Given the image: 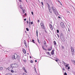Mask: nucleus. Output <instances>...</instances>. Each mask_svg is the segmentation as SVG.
Masks as SVG:
<instances>
[{
	"instance_id": "f257e3e1",
	"label": "nucleus",
	"mask_w": 75,
	"mask_h": 75,
	"mask_svg": "<svg viewBox=\"0 0 75 75\" xmlns=\"http://www.w3.org/2000/svg\"><path fill=\"white\" fill-rule=\"evenodd\" d=\"M12 58L13 59H20V56L19 55H18L16 53H15L14 55L12 56Z\"/></svg>"
},
{
	"instance_id": "f03ea898",
	"label": "nucleus",
	"mask_w": 75,
	"mask_h": 75,
	"mask_svg": "<svg viewBox=\"0 0 75 75\" xmlns=\"http://www.w3.org/2000/svg\"><path fill=\"white\" fill-rule=\"evenodd\" d=\"M10 67H12L13 68H18V65L17 64H11L10 65Z\"/></svg>"
},
{
	"instance_id": "7ed1b4c3",
	"label": "nucleus",
	"mask_w": 75,
	"mask_h": 75,
	"mask_svg": "<svg viewBox=\"0 0 75 75\" xmlns=\"http://www.w3.org/2000/svg\"><path fill=\"white\" fill-rule=\"evenodd\" d=\"M51 8L53 13H54L55 14H56V11L57 10H56V9L54 8L53 6L51 7Z\"/></svg>"
},
{
	"instance_id": "20e7f679",
	"label": "nucleus",
	"mask_w": 75,
	"mask_h": 75,
	"mask_svg": "<svg viewBox=\"0 0 75 75\" xmlns=\"http://www.w3.org/2000/svg\"><path fill=\"white\" fill-rule=\"evenodd\" d=\"M71 50L72 52V55H74L75 53L74 51V48L73 47H72L71 48Z\"/></svg>"
},
{
	"instance_id": "39448f33",
	"label": "nucleus",
	"mask_w": 75,
	"mask_h": 75,
	"mask_svg": "<svg viewBox=\"0 0 75 75\" xmlns=\"http://www.w3.org/2000/svg\"><path fill=\"white\" fill-rule=\"evenodd\" d=\"M40 25H41V28L42 29H44V24L43 23H40Z\"/></svg>"
},
{
	"instance_id": "423d86ee",
	"label": "nucleus",
	"mask_w": 75,
	"mask_h": 75,
	"mask_svg": "<svg viewBox=\"0 0 75 75\" xmlns=\"http://www.w3.org/2000/svg\"><path fill=\"white\" fill-rule=\"evenodd\" d=\"M60 25L62 28H65V25L63 22H61L60 23Z\"/></svg>"
},
{
	"instance_id": "0eeeda50",
	"label": "nucleus",
	"mask_w": 75,
	"mask_h": 75,
	"mask_svg": "<svg viewBox=\"0 0 75 75\" xmlns=\"http://www.w3.org/2000/svg\"><path fill=\"white\" fill-rule=\"evenodd\" d=\"M60 38L62 40V39H63L64 38V35H63V33H61L60 34Z\"/></svg>"
},
{
	"instance_id": "6e6552de",
	"label": "nucleus",
	"mask_w": 75,
	"mask_h": 75,
	"mask_svg": "<svg viewBox=\"0 0 75 75\" xmlns=\"http://www.w3.org/2000/svg\"><path fill=\"white\" fill-rule=\"evenodd\" d=\"M48 8H49V11L50 13H52V10H51V8H50V5L48 4Z\"/></svg>"
},
{
	"instance_id": "1a4fd4ad",
	"label": "nucleus",
	"mask_w": 75,
	"mask_h": 75,
	"mask_svg": "<svg viewBox=\"0 0 75 75\" xmlns=\"http://www.w3.org/2000/svg\"><path fill=\"white\" fill-rule=\"evenodd\" d=\"M13 67H12L11 66V67H9L8 68V70H9V71H11V70L13 69Z\"/></svg>"
},
{
	"instance_id": "9d476101",
	"label": "nucleus",
	"mask_w": 75,
	"mask_h": 75,
	"mask_svg": "<svg viewBox=\"0 0 75 75\" xmlns=\"http://www.w3.org/2000/svg\"><path fill=\"white\" fill-rule=\"evenodd\" d=\"M22 69L23 71H24V72H25V73H27V70L25 69V68L24 67H23L22 68Z\"/></svg>"
},
{
	"instance_id": "9b49d317",
	"label": "nucleus",
	"mask_w": 75,
	"mask_h": 75,
	"mask_svg": "<svg viewBox=\"0 0 75 75\" xmlns=\"http://www.w3.org/2000/svg\"><path fill=\"white\" fill-rule=\"evenodd\" d=\"M49 26L51 30H53V28H52V25H51V24H49Z\"/></svg>"
},
{
	"instance_id": "f8f14e48",
	"label": "nucleus",
	"mask_w": 75,
	"mask_h": 75,
	"mask_svg": "<svg viewBox=\"0 0 75 75\" xmlns=\"http://www.w3.org/2000/svg\"><path fill=\"white\" fill-rule=\"evenodd\" d=\"M51 55H54V50H52V52H51Z\"/></svg>"
},
{
	"instance_id": "ddd939ff",
	"label": "nucleus",
	"mask_w": 75,
	"mask_h": 75,
	"mask_svg": "<svg viewBox=\"0 0 75 75\" xmlns=\"http://www.w3.org/2000/svg\"><path fill=\"white\" fill-rule=\"evenodd\" d=\"M23 52L24 54H26V50L25 49H23Z\"/></svg>"
},
{
	"instance_id": "4468645a",
	"label": "nucleus",
	"mask_w": 75,
	"mask_h": 75,
	"mask_svg": "<svg viewBox=\"0 0 75 75\" xmlns=\"http://www.w3.org/2000/svg\"><path fill=\"white\" fill-rule=\"evenodd\" d=\"M52 47H51L50 48H48L47 50L48 51H51L52 50Z\"/></svg>"
},
{
	"instance_id": "2eb2a0df",
	"label": "nucleus",
	"mask_w": 75,
	"mask_h": 75,
	"mask_svg": "<svg viewBox=\"0 0 75 75\" xmlns=\"http://www.w3.org/2000/svg\"><path fill=\"white\" fill-rule=\"evenodd\" d=\"M44 45H45V46H46L47 43H46V42L45 41V40L44 41Z\"/></svg>"
},
{
	"instance_id": "dca6fc26",
	"label": "nucleus",
	"mask_w": 75,
	"mask_h": 75,
	"mask_svg": "<svg viewBox=\"0 0 75 75\" xmlns=\"http://www.w3.org/2000/svg\"><path fill=\"white\" fill-rule=\"evenodd\" d=\"M22 10L23 11V13H25V9H22Z\"/></svg>"
},
{
	"instance_id": "f3484780",
	"label": "nucleus",
	"mask_w": 75,
	"mask_h": 75,
	"mask_svg": "<svg viewBox=\"0 0 75 75\" xmlns=\"http://www.w3.org/2000/svg\"><path fill=\"white\" fill-rule=\"evenodd\" d=\"M57 1H58V2L60 4V5H61L62 6V4L61 3V2H60V1L59 0H57Z\"/></svg>"
},
{
	"instance_id": "a211bd4d",
	"label": "nucleus",
	"mask_w": 75,
	"mask_h": 75,
	"mask_svg": "<svg viewBox=\"0 0 75 75\" xmlns=\"http://www.w3.org/2000/svg\"><path fill=\"white\" fill-rule=\"evenodd\" d=\"M6 75H12V74L10 73H8L6 74Z\"/></svg>"
},
{
	"instance_id": "6ab92c4d",
	"label": "nucleus",
	"mask_w": 75,
	"mask_h": 75,
	"mask_svg": "<svg viewBox=\"0 0 75 75\" xmlns=\"http://www.w3.org/2000/svg\"><path fill=\"white\" fill-rule=\"evenodd\" d=\"M36 35L37 37H38V30H36Z\"/></svg>"
},
{
	"instance_id": "aec40b11",
	"label": "nucleus",
	"mask_w": 75,
	"mask_h": 75,
	"mask_svg": "<svg viewBox=\"0 0 75 75\" xmlns=\"http://www.w3.org/2000/svg\"><path fill=\"white\" fill-rule=\"evenodd\" d=\"M46 54H47V55H50V52H46Z\"/></svg>"
},
{
	"instance_id": "412c9836",
	"label": "nucleus",
	"mask_w": 75,
	"mask_h": 75,
	"mask_svg": "<svg viewBox=\"0 0 75 75\" xmlns=\"http://www.w3.org/2000/svg\"><path fill=\"white\" fill-rule=\"evenodd\" d=\"M3 69V68L2 67H0V70H2Z\"/></svg>"
},
{
	"instance_id": "4be33fe9",
	"label": "nucleus",
	"mask_w": 75,
	"mask_h": 75,
	"mask_svg": "<svg viewBox=\"0 0 75 75\" xmlns=\"http://www.w3.org/2000/svg\"><path fill=\"white\" fill-rule=\"evenodd\" d=\"M54 44L55 45L57 44V43H56V42H55V41H54Z\"/></svg>"
},
{
	"instance_id": "5701e85b",
	"label": "nucleus",
	"mask_w": 75,
	"mask_h": 75,
	"mask_svg": "<svg viewBox=\"0 0 75 75\" xmlns=\"http://www.w3.org/2000/svg\"><path fill=\"white\" fill-rule=\"evenodd\" d=\"M30 63H33V62H33V60H31L30 61Z\"/></svg>"
},
{
	"instance_id": "b1692460",
	"label": "nucleus",
	"mask_w": 75,
	"mask_h": 75,
	"mask_svg": "<svg viewBox=\"0 0 75 75\" xmlns=\"http://www.w3.org/2000/svg\"><path fill=\"white\" fill-rule=\"evenodd\" d=\"M64 48L65 47H64L63 46H62V49H64Z\"/></svg>"
},
{
	"instance_id": "393cba45",
	"label": "nucleus",
	"mask_w": 75,
	"mask_h": 75,
	"mask_svg": "<svg viewBox=\"0 0 75 75\" xmlns=\"http://www.w3.org/2000/svg\"><path fill=\"white\" fill-rule=\"evenodd\" d=\"M57 33H59V30L57 29Z\"/></svg>"
},
{
	"instance_id": "a878e982",
	"label": "nucleus",
	"mask_w": 75,
	"mask_h": 75,
	"mask_svg": "<svg viewBox=\"0 0 75 75\" xmlns=\"http://www.w3.org/2000/svg\"><path fill=\"white\" fill-rule=\"evenodd\" d=\"M24 44L25 45V47H27V44L25 43V44Z\"/></svg>"
},
{
	"instance_id": "bb28decb",
	"label": "nucleus",
	"mask_w": 75,
	"mask_h": 75,
	"mask_svg": "<svg viewBox=\"0 0 75 75\" xmlns=\"http://www.w3.org/2000/svg\"><path fill=\"white\" fill-rule=\"evenodd\" d=\"M26 30L27 31H29V29L28 28H26Z\"/></svg>"
},
{
	"instance_id": "cd10ccee",
	"label": "nucleus",
	"mask_w": 75,
	"mask_h": 75,
	"mask_svg": "<svg viewBox=\"0 0 75 75\" xmlns=\"http://www.w3.org/2000/svg\"><path fill=\"white\" fill-rule=\"evenodd\" d=\"M34 71H35V72H36V69H35V68L34 67Z\"/></svg>"
},
{
	"instance_id": "c85d7f7f",
	"label": "nucleus",
	"mask_w": 75,
	"mask_h": 75,
	"mask_svg": "<svg viewBox=\"0 0 75 75\" xmlns=\"http://www.w3.org/2000/svg\"><path fill=\"white\" fill-rule=\"evenodd\" d=\"M23 42L24 44H26V42L25 41V40H24Z\"/></svg>"
},
{
	"instance_id": "c756f323",
	"label": "nucleus",
	"mask_w": 75,
	"mask_h": 75,
	"mask_svg": "<svg viewBox=\"0 0 75 75\" xmlns=\"http://www.w3.org/2000/svg\"><path fill=\"white\" fill-rule=\"evenodd\" d=\"M29 24L30 23V22L31 21V20H30V18H29Z\"/></svg>"
},
{
	"instance_id": "7c9ffc66",
	"label": "nucleus",
	"mask_w": 75,
	"mask_h": 75,
	"mask_svg": "<svg viewBox=\"0 0 75 75\" xmlns=\"http://www.w3.org/2000/svg\"><path fill=\"white\" fill-rule=\"evenodd\" d=\"M32 41L33 43H35V42H34V40H32Z\"/></svg>"
},
{
	"instance_id": "2f4dec72",
	"label": "nucleus",
	"mask_w": 75,
	"mask_h": 75,
	"mask_svg": "<svg viewBox=\"0 0 75 75\" xmlns=\"http://www.w3.org/2000/svg\"><path fill=\"white\" fill-rule=\"evenodd\" d=\"M68 66H69V64H66V67H68Z\"/></svg>"
},
{
	"instance_id": "473e14b6",
	"label": "nucleus",
	"mask_w": 75,
	"mask_h": 75,
	"mask_svg": "<svg viewBox=\"0 0 75 75\" xmlns=\"http://www.w3.org/2000/svg\"><path fill=\"white\" fill-rule=\"evenodd\" d=\"M41 3L42 6H44V4H43V2H41Z\"/></svg>"
},
{
	"instance_id": "72a5a7b5",
	"label": "nucleus",
	"mask_w": 75,
	"mask_h": 75,
	"mask_svg": "<svg viewBox=\"0 0 75 75\" xmlns=\"http://www.w3.org/2000/svg\"><path fill=\"white\" fill-rule=\"evenodd\" d=\"M11 71V72H12V73H13L14 72V71L12 70Z\"/></svg>"
},
{
	"instance_id": "f704fd0d",
	"label": "nucleus",
	"mask_w": 75,
	"mask_h": 75,
	"mask_svg": "<svg viewBox=\"0 0 75 75\" xmlns=\"http://www.w3.org/2000/svg\"><path fill=\"white\" fill-rule=\"evenodd\" d=\"M31 24H33V22H30Z\"/></svg>"
},
{
	"instance_id": "c9c22d12",
	"label": "nucleus",
	"mask_w": 75,
	"mask_h": 75,
	"mask_svg": "<svg viewBox=\"0 0 75 75\" xmlns=\"http://www.w3.org/2000/svg\"><path fill=\"white\" fill-rule=\"evenodd\" d=\"M64 75H67V73L65 72V73H64Z\"/></svg>"
},
{
	"instance_id": "e433bc0d",
	"label": "nucleus",
	"mask_w": 75,
	"mask_h": 75,
	"mask_svg": "<svg viewBox=\"0 0 75 75\" xmlns=\"http://www.w3.org/2000/svg\"><path fill=\"white\" fill-rule=\"evenodd\" d=\"M20 8H22V6H21V5H20Z\"/></svg>"
},
{
	"instance_id": "4c0bfd02",
	"label": "nucleus",
	"mask_w": 75,
	"mask_h": 75,
	"mask_svg": "<svg viewBox=\"0 0 75 75\" xmlns=\"http://www.w3.org/2000/svg\"><path fill=\"white\" fill-rule=\"evenodd\" d=\"M73 64H74V65H75V61H73Z\"/></svg>"
},
{
	"instance_id": "58836bf2",
	"label": "nucleus",
	"mask_w": 75,
	"mask_h": 75,
	"mask_svg": "<svg viewBox=\"0 0 75 75\" xmlns=\"http://www.w3.org/2000/svg\"><path fill=\"white\" fill-rule=\"evenodd\" d=\"M57 36H58V38H59V35H58V34H57Z\"/></svg>"
},
{
	"instance_id": "ea45409f",
	"label": "nucleus",
	"mask_w": 75,
	"mask_h": 75,
	"mask_svg": "<svg viewBox=\"0 0 75 75\" xmlns=\"http://www.w3.org/2000/svg\"><path fill=\"white\" fill-rule=\"evenodd\" d=\"M42 48H43V49H44V50L45 49H44V46H42Z\"/></svg>"
},
{
	"instance_id": "a19ab883",
	"label": "nucleus",
	"mask_w": 75,
	"mask_h": 75,
	"mask_svg": "<svg viewBox=\"0 0 75 75\" xmlns=\"http://www.w3.org/2000/svg\"><path fill=\"white\" fill-rule=\"evenodd\" d=\"M70 69V67H68V69Z\"/></svg>"
},
{
	"instance_id": "79ce46f5",
	"label": "nucleus",
	"mask_w": 75,
	"mask_h": 75,
	"mask_svg": "<svg viewBox=\"0 0 75 75\" xmlns=\"http://www.w3.org/2000/svg\"><path fill=\"white\" fill-rule=\"evenodd\" d=\"M38 23H39V22H40V20H38Z\"/></svg>"
},
{
	"instance_id": "37998d69",
	"label": "nucleus",
	"mask_w": 75,
	"mask_h": 75,
	"mask_svg": "<svg viewBox=\"0 0 75 75\" xmlns=\"http://www.w3.org/2000/svg\"><path fill=\"white\" fill-rule=\"evenodd\" d=\"M27 24H28V23H29V22H28V21H27Z\"/></svg>"
},
{
	"instance_id": "c03bdc74",
	"label": "nucleus",
	"mask_w": 75,
	"mask_h": 75,
	"mask_svg": "<svg viewBox=\"0 0 75 75\" xmlns=\"http://www.w3.org/2000/svg\"><path fill=\"white\" fill-rule=\"evenodd\" d=\"M58 18H60V19H61V17H60V16H58Z\"/></svg>"
},
{
	"instance_id": "a18cd8bd",
	"label": "nucleus",
	"mask_w": 75,
	"mask_h": 75,
	"mask_svg": "<svg viewBox=\"0 0 75 75\" xmlns=\"http://www.w3.org/2000/svg\"><path fill=\"white\" fill-rule=\"evenodd\" d=\"M23 75H27V74H25V73H24L23 74Z\"/></svg>"
},
{
	"instance_id": "49530a36",
	"label": "nucleus",
	"mask_w": 75,
	"mask_h": 75,
	"mask_svg": "<svg viewBox=\"0 0 75 75\" xmlns=\"http://www.w3.org/2000/svg\"><path fill=\"white\" fill-rule=\"evenodd\" d=\"M56 62H58V60H57V59L55 60Z\"/></svg>"
},
{
	"instance_id": "de8ad7c7",
	"label": "nucleus",
	"mask_w": 75,
	"mask_h": 75,
	"mask_svg": "<svg viewBox=\"0 0 75 75\" xmlns=\"http://www.w3.org/2000/svg\"><path fill=\"white\" fill-rule=\"evenodd\" d=\"M32 15H33V12H32Z\"/></svg>"
},
{
	"instance_id": "09e8293b",
	"label": "nucleus",
	"mask_w": 75,
	"mask_h": 75,
	"mask_svg": "<svg viewBox=\"0 0 75 75\" xmlns=\"http://www.w3.org/2000/svg\"><path fill=\"white\" fill-rule=\"evenodd\" d=\"M38 42H39V44H40V42L39 41H38Z\"/></svg>"
},
{
	"instance_id": "8fccbe9b",
	"label": "nucleus",
	"mask_w": 75,
	"mask_h": 75,
	"mask_svg": "<svg viewBox=\"0 0 75 75\" xmlns=\"http://www.w3.org/2000/svg\"><path fill=\"white\" fill-rule=\"evenodd\" d=\"M35 62H37V60H35Z\"/></svg>"
},
{
	"instance_id": "3c124183",
	"label": "nucleus",
	"mask_w": 75,
	"mask_h": 75,
	"mask_svg": "<svg viewBox=\"0 0 75 75\" xmlns=\"http://www.w3.org/2000/svg\"><path fill=\"white\" fill-rule=\"evenodd\" d=\"M24 21H26V18L24 19Z\"/></svg>"
},
{
	"instance_id": "603ef678",
	"label": "nucleus",
	"mask_w": 75,
	"mask_h": 75,
	"mask_svg": "<svg viewBox=\"0 0 75 75\" xmlns=\"http://www.w3.org/2000/svg\"><path fill=\"white\" fill-rule=\"evenodd\" d=\"M19 1H21V0H19Z\"/></svg>"
},
{
	"instance_id": "864d4df0",
	"label": "nucleus",
	"mask_w": 75,
	"mask_h": 75,
	"mask_svg": "<svg viewBox=\"0 0 75 75\" xmlns=\"http://www.w3.org/2000/svg\"><path fill=\"white\" fill-rule=\"evenodd\" d=\"M30 58H31L32 57L31 56H30Z\"/></svg>"
},
{
	"instance_id": "5fc2aeb1",
	"label": "nucleus",
	"mask_w": 75,
	"mask_h": 75,
	"mask_svg": "<svg viewBox=\"0 0 75 75\" xmlns=\"http://www.w3.org/2000/svg\"><path fill=\"white\" fill-rule=\"evenodd\" d=\"M25 15H27V14H26V13H25Z\"/></svg>"
},
{
	"instance_id": "6e6d98bb",
	"label": "nucleus",
	"mask_w": 75,
	"mask_h": 75,
	"mask_svg": "<svg viewBox=\"0 0 75 75\" xmlns=\"http://www.w3.org/2000/svg\"><path fill=\"white\" fill-rule=\"evenodd\" d=\"M38 41H39V40L38 39Z\"/></svg>"
},
{
	"instance_id": "4d7b16f0",
	"label": "nucleus",
	"mask_w": 75,
	"mask_h": 75,
	"mask_svg": "<svg viewBox=\"0 0 75 75\" xmlns=\"http://www.w3.org/2000/svg\"><path fill=\"white\" fill-rule=\"evenodd\" d=\"M47 4H48L47 3Z\"/></svg>"
},
{
	"instance_id": "13d9d810",
	"label": "nucleus",
	"mask_w": 75,
	"mask_h": 75,
	"mask_svg": "<svg viewBox=\"0 0 75 75\" xmlns=\"http://www.w3.org/2000/svg\"><path fill=\"white\" fill-rule=\"evenodd\" d=\"M68 13H69V12L68 11Z\"/></svg>"
},
{
	"instance_id": "bf43d9fd",
	"label": "nucleus",
	"mask_w": 75,
	"mask_h": 75,
	"mask_svg": "<svg viewBox=\"0 0 75 75\" xmlns=\"http://www.w3.org/2000/svg\"><path fill=\"white\" fill-rule=\"evenodd\" d=\"M64 64V63H65V62H63Z\"/></svg>"
}]
</instances>
